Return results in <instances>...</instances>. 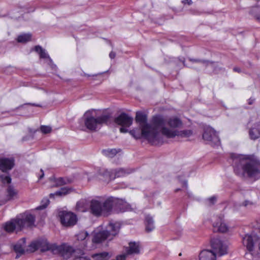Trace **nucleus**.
<instances>
[{"label": "nucleus", "mask_w": 260, "mask_h": 260, "mask_svg": "<svg viewBox=\"0 0 260 260\" xmlns=\"http://www.w3.org/2000/svg\"><path fill=\"white\" fill-rule=\"evenodd\" d=\"M203 138L204 140L214 145H218L220 144V140L216 132L211 127H207L205 128L203 134Z\"/></svg>", "instance_id": "obj_12"}, {"label": "nucleus", "mask_w": 260, "mask_h": 260, "mask_svg": "<svg viewBox=\"0 0 260 260\" xmlns=\"http://www.w3.org/2000/svg\"><path fill=\"white\" fill-rule=\"evenodd\" d=\"M7 198L8 200L16 198L18 191L12 186H9L7 189Z\"/></svg>", "instance_id": "obj_28"}, {"label": "nucleus", "mask_w": 260, "mask_h": 260, "mask_svg": "<svg viewBox=\"0 0 260 260\" xmlns=\"http://www.w3.org/2000/svg\"><path fill=\"white\" fill-rule=\"evenodd\" d=\"M116 56V54L115 52H111L109 54V57L111 58V59H113L115 58Z\"/></svg>", "instance_id": "obj_43"}, {"label": "nucleus", "mask_w": 260, "mask_h": 260, "mask_svg": "<svg viewBox=\"0 0 260 260\" xmlns=\"http://www.w3.org/2000/svg\"><path fill=\"white\" fill-rule=\"evenodd\" d=\"M100 179L104 181H109L115 179L113 172L109 171L105 169H100L99 171Z\"/></svg>", "instance_id": "obj_20"}, {"label": "nucleus", "mask_w": 260, "mask_h": 260, "mask_svg": "<svg viewBox=\"0 0 260 260\" xmlns=\"http://www.w3.org/2000/svg\"><path fill=\"white\" fill-rule=\"evenodd\" d=\"M93 260H106L109 258V253L104 252L94 254L92 256Z\"/></svg>", "instance_id": "obj_33"}, {"label": "nucleus", "mask_w": 260, "mask_h": 260, "mask_svg": "<svg viewBox=\"0 0 260 260\" xmlns=\"http://www.w3.org/2000/svg\"><path fill=\"white\" fill-rule=\"evenodd\" d=\"M25 247V239H20L17 243H16L14 246V249L15 251L21 255L24 253V248ZM19 257L18 254L17 255L16 258H17Z\"/></svg>", "instance_id": "obj_25"}, {"label": "nucleus", "mask_w": 260, "mask_h": 260, "mask_svg": "<svg viewBox=\"0 0 260 260\" xmlns=\"http://www.w3.org/2000/svg\"><path fill=\"white\" fill-rule=\"evenodd\" d=\"M256 18L260 21V16H257Z\"/></svg>", "instance_id": "obj_48"}, {"label": "nucleus", "mask_w": 260, "mask_h": 260, "mask_svg": "<svg viewBox=\"0 0 260 260\" xmlns=\"http://www.w3.org/2000/svg\"><path fill=\"white\" fill-rule=\"evenodd\" d=\"M46 204L45 205H41V206L37 207V209H42L45 208L47 206V205H48L49 201L48 200H46Z\"/></svg>", "instance_id": "obj_42"}, {"label": "nucleus", "mask_w": 260, "mask_h": 260, "mask_svg": "<svg viewBox=\"0 0 260 260\" xmlns=\"http://www.w3.org/2000/svg\"><path fill=\"white\" fill-rule=\"evenodd\" d=\"M1 178L4 183H10L11 181V178L8 175H2L1 176Z\"/></svg>", "instance_id": "obj_39"}, {"label": "nucleus", "mask_w": 260, "mask_h": 260, "mask_svg": "<svg viewBox=\"0 0 260 260\" xmlns=\"http://www.w3.org/2000/svg\"><path fill=\"white\" fill-rule=\"evenodd\" d=\"M115 201L113 198H109L104 201L93 200L90 202V211L95 216H108L112 211Z\"/></svg>", "instance_id": "obj_5"}, {"label": "nucleus", "mask_w": 260, "mask_h": 260, "mask_svg": "<svg viewBox=\"0 0 260 260\" xmlns=\"http://www.w3.org/2000/svg\"><path fill=\"white\" fill-rule=\"evenodd\" d=\"M212 251L216 256H220L227 253L228 246L218 238H213L211 241Z\"/></svg>", "instance_id": "obj_9"}, {"label": "nucleus", "mask_w": 260, "mask_h": 260, "mask_svg": "<svg viewBox=\"0 0 260 260\" xmlns=\"http://www.w3.org/2000/svg\"><path fill=\"white\" fill-rule=\"evenodd\" d=\"M213 226L214 230L225 233L228 231V227L223 220V216H215L213 219Z\"/></svg>", "instance_id": "obj_16"}, {"label": "nucleus", "mask_w": 260, "mask_h": 260, "mask_svg": "<svg viewBox=\"0 0 260 260\" xmlns=\"http://www.w3.org/2000/svg\"><path fill=\"white\" fill-rule=\"evenodd\" d=\"M71 191V189L67 187L61 188L60 190L56 191L54 193H50V197L54 198L55 196H63L69 193Z\"/></svg>", "instance_id": "obj_31"}, {"label": "nucleus", "mask_w": 260, "mask_h": 260, "mask_svg": "<svg viewBox=\"0 0 260 260\" xmlns=\"http://www.w3.org/2000/svg\"><path fill=\"white\" fill-rule=\"evenodd\" d=\"M76 209L79 212H85L87 210L86 202L84 200H81L78 202L76 204Z\"/></svg>", "instance_id": "obj_35"}, {"label": "nucleus", "mask_w": 260, "mask_h": 260, "mask_svg": "<svg viewBox=\"0 0 260 260\" xmlns=\"http://www.w3.org/2000/svg\"><path fill=\"white\" fill-rule=\"evenodd\" d=\"M145 225L146 230L148 232L152 231L154 228L153 220L149 215H147L145 217Z\"/></svg>", "instance_id": "obj_29"}, {"label": "nucleus", "mask_w": 260, "mask_h": 260, "mask_svg": "<svg viewBox=\"0 0 260 260\" xmlns=\"http://www.w3.org/2000/svg\"><path fill=\"white\" fill-rule=\"evenodd\" d=\"M49 249V245L46 241H37L31 243L29 245V250L34 252L38 249L42 251L47 250Z\"/></svg>", "instance_id": "obj_17"}, {"label": "nucleus", "mask_w": 260, "mask_h": 260, "mask_svg": "<svg viewBox=\"0 0 260 260\" xmlns=\"http://www.w3.org/2000/svg\"><path fill=\"white\" fill-rule=\"evenodd\" d=\"M59 216L61 224L66 226H73L77 221L76 215L71 212L60 211Z\"/></svg>", "instance_id": "obj_11"}, {"label": "nucleus", "mask_w": 260, "mask_h": 260, "mask_svg": "<svg viewBox=\"0 0 260 260\" xmlns=\"http://www.w3.org/2000/svg\"><path fill=\"white\" fill-rule=\"evenodd\" d=\"M134 170L130 168H119L114 170V177H124L127 175H128L133 172Z\"/></svg>", "instance_id": "obj_26"}, {"label": "nucleus", "mask_w": 260, "mask_h": 260, "mask_svg": "<svg viewBox=\"0 0 260 260\" xmlns=\"http://www.w3.org/2000/svg\"><path fill=\"white\" fill-rule=\"evenodd\" d=\"M234 70L235 71L240 72V69H238V68H235L234 69Z\"/></svg>", "instance_id": "obj_46"}, {"label": "nucleus", "mask_w": 260, "mask_h": 260, "mask_svg": "<svg viewBox=\"0 0 260 260\" xmlns=\"http://www.w3.org/2000/svg\"><path fill=\"white\" fill-rule=\"evenodd\" d=\"M49 249V245L46 241H37L31 243L29 245V250L34 252L38 249L42 251L47 250Z\"/></svg>", "instance_id": "obj_18"}, {"label": "nucleus", "mask_w": 260, "mask_h": 260, "mask_svg": "<svg viewBox=\"0 0 260 260\" xmlns=\"http://www.w3.org/2000/svg\"><path fill=\"white\" fill-rule=\"evenodd\" d=\"M253 205V203L252 202L249 201H245L243 203L242 205L245 207H247L249 206H251Z\"/></svg>", "instance_id": "obj_41"}, {"label": "nucleus", "mask_w": 260, "mask_h": 260, "mask_svg": "<svg viewBox=\"0 0 260 260\" xmlns=\"http://www.w3.org/2000/svg\"><path fill=\"white\" fill-rule=\"evenodd\" d=\"M120 151V149L117 150L116 149H107L104 150L103 153L104 154L109 157L112 158Z\"/></svg>", "instance_id": "obj_32"}, {"label": "nucleus", "mask_w": 260, "mask_h": 260, "mask_svg": "<svg viewBox=\"0 0 260 260\" xmlns=\"http://www.w3.org/2000/svg\"><path fill=\"white\" fill-rule=\"evenodd\" d=\"M44 176V173H42V175L40 177V179H41Z\"/></svg>", "instance_id": "obj_49"}, {"label": "nucleus", "mask_w": 260, "mask_h": 260, "mask_svg": "<svg viewBox=\"0 0 260 260\" xmlns=\"http://www.w3.org/2000/svg\"><path fill=\"white\" fill-rule=\"evenodd\" d=\"M50 181L52 183V185H51V187H58L71 182V181L69 179L61 177L57 178L55 177L51 178L50 179Z\"/></svg>", "instance_id": "obj_24"}, {"label": "nucleus", "mask_w": 260, "mask_h": 260, "mask_svg": "<svg viewBox=\"0 0 260 260\" xmlns=\"http://www.w3.org/2000/svg\"><path fill=\"white\" fill-rule=\"evenodd\" d=\"M183 2L185 4H187L188 5H190L192 3L191 0H183Z\"/></svg>", "instance_id": "obj_45"}, {"label": "nucleus", "mask_w": 260, "mask_h": 260, "mask_svg": "<svg viewBox=\"0 0 260 260\" xmlns=\"http://www.w3.org/2000/svg\"><path fill=\"white\" fill-rule=\"evenodd\" d=\"M31 35L29 34H24L19 35L17 38V41L19 43H25L29 41L31 39Z\"/></svg>", "instance_id": "obj_34"}, {"label": "nucleus", "mask_w": 260, "mask_h": 260, "mask_svg": "<svg viewBox=\"0 0 260 260\" xmlns=\"http://www.w3.org/2000/svg\"><path fill=\"white\" fill-rule=\"evenodd\" d=\"M35 51L38 53L41 58H48L49 64L52 69H56V67L55 64H53L51 59L50 58L48 54L46 52L45 50L40 46H36L35 48Z\"/></svg>", "instance_id": "obj_21"}, {"label": "nucleus", "mask_w": 260, "mask_h": 260, "mask_svg": "<svg viewBox=\"0 0 260 260\" xmlns=\"http://www.w3.org/2000/svg\"><path fill=\"white\" fill-rule=\"evenodd\" d=\"M114 200L115 201L114 205L117 204L119 206L118 207L121 211L125 212L130 211L131 210L130 205L126 203V202H123L122 201H117L116 199H114Z\"/></svg>", "instance_id": "obj_27"}, {"label": "nucleus", "mask_w": 260, "mask_h": 260, "mask_svg": "<svg viewBox=\"0 0 260 260\" xmlns=\"http://www.w3.org/2000/svg\"><path fill=\"white\" fill-rule=\"evenodd\" d=\"M136 120L139 123L140 129H134L129 131V134L135 138L138 139L144 138L153 145H156L162 142V137L156 129L153 123H147V116L141 112H137Z\"/></svg>", "instance_id": "obj_2"}, {"label": "nucleus", "mask_w": 260, "mask_h": 260, "mask_svg": "<svg viewBox=\"0 0 260 260\" xmlns=\"http://www.w3.org/2000/svg\"><path fill=\"white\" fill-rule=\"evenodd\" d=\"M258 239V236L254 232L250 234H246L243 238V244L249 251L253 249L254 243Z\"/></svg>", "instance_id": "obj_15"}, {"label": "nucleus", "mask_w": 260, "mask_h": 260, "mask_svg": "<svg viewBox=\"0 0 260 260\" xmlns=\"http://www.w3.org/2000/svg\"><path fill=\"white\" fill-rule=\"evenodd\" d=\"M40 130L42 133L46 134L50 133L52 131V128L49 126L42 125L40 127Z\"/></svg>", "instance_id": "obj_38"}, {"label": "nucleus", "mask_w": 260, "mask_h": 260, "mask_svg": "<svg viewBox=\"0 0 260 260\" xmlns=\"http://www.w3.org/2000/svg\"><path fill=\"white\" fill-rule=\"evenodd\" d=\"M183 185L186 186L187 185V182L186 181H184L183 182Z\"/></svg>", "instance_id": "obj_47"}, {"label": "nucleus", "mask_w": 260, "mask_h": 260, "mask_svg": "<svg viewBox=\"0 0 260 260\" xmlns=\"http://www.w3.org/2000/svg\"><path fill=\"white\" fill-rule=\"evenodd\" d=\"M257 254L260 256V242L258 244L257 249L256 250Z\"/></svg>", "instance_id": "obj_44"}, {"label": "nucleus", "mask_w": 260, "mask_h": 260, "mask_svg": "<svg viewBox=\"0 0 260 260\" xmlns=\"http://www.w3.org/2000/svg\"><path fill=\"white\" fill-rule=\"evenodd\" d=\"M125 252L117 257V260H125L128 255L138 254L140 252V245L139 243L131 242L128 246L125 248Z\"/></svg>", "instance_id": "obj_13"}, {"label": "nucleus", "mask_w": 260, "mask_h": 260, "mask_svg": "<svg viewBox=\"0 0 260 260\" xmlns=\"http://www.w3.org/2000/svg\"><path fill=\"white\" fill-rule=\"evenodd\" d=\"M153 123L156 127V129L160 135L165 136L164 129L177 130L176 128L180 127L182 125L181 120L176 116H173L168 118H165L160 115L153 117ZM161 136V135H160Z\"/></svg>", "instance_id": "obj_4"}, {"label": "nucleus", "mask_w": 260, "mask_h": 260, "mask_svg": "<svg viewBox=\"0 0 260 260\" xmlns=\"http://www.w3.org/2000/svg\"><path fill=\"white\" fill-rule=\"evenodd\" d=\"M35 217L33 215L29 213H24L6 222L4 229L9 233L14 231L18 232L24 229L32 227L35 224Z\"/></svg>", "instance_id": "obj_3"}, {"label": "nucleus", "mask_w": 260, "mask_h": 260, "mask_svg": "<svg viewBox=\"0 0 260 260\" xmlns=\"http://www.w3.org/2000/svg\"><path fill=\"white\" fill-rule=\"evenodd\" d=\"M234 170L236 175L254 180L260 178V162L249 156L232 154Z\"/></svg>", "instance_id": "obj_1"}, {"label": "nucleus", "mask_w": 260, "mask_h": 260, "mask_svg": "<svg viewBox=\"0 0 260 260\" xmlns=\"http://www.w3.org/2000/svg\"><path fill=\"white\" fill-rule=\"evenodd\" d=\"M216 256L210 250H204L200 254L199 260H216Z\"/></svg>", "instance_id": "obj_23"}, {"label": "nucleus", "mask_w": 260, "mask_h": 260, "mask_svg": "<svg viewBox=\"0 0 260 260\" xmlns=\"http://www.w3.org/2000/svg\"><path fill=\"white\" fill-rule=\"evenodd\" d=\"M164 133L165 137L168 138H173L176 136H179L182 138H188L192 135V132L190 130H167L164 129Z\"/></svg>", "instance_id": "obj_14"}, {"label": "nucleus", "mask_w": 260, "mask_h": 260, "mask_svg": "<svg viewBox=\"0 0 260 260\" xmlns=\"http://www.w3.org/2000/svg\"><path fill=\"white\" fill-rule=\"evenodd\" d=\"M77 240L78 241H83L84 246H86L85 244L87 241V238L88 236V234L86 231H81L76 235Z\"/></svg>", "instance_id": "obj_30"}, {"label": "nucleus", "mask_w": 260, "mask_h": 260, "mask_svg": "<svg viewBox=\"0 0 260 260\" xmlns=\"http://www.w3.org/2000/svg\"><path fill=\"white\" fill-rule=\"evenodd\" d=\"M83 255H84V252L83 251H82V254H80L79 253H77L76 256L74 255V260H90V259L88 257H87L86 256H84Z\"/></svg>", "instance_id": "obj_37"}, {"label": "nucleus", "mask_w": 260, "mask_h": 260, "mask_svg": "<svg viewBox=\"0 0 260 260\" xmlns=\"http://www.w3.org/2000/svg\"><path fill=\"white\" fill-rule=\"evenodd\" d=\"M209 204L211 205L213 204L216 201V198L215 197H212L208 199Z\"/></svg>", "instance_id": "obj_40"}, {"label": "nucleus", "mask_w": 260, "mask_h": 260, "mask_svg": "<svg viewBox=\"0 0 260 260\" xmlns=\"http://www.w3.org/2000/svg\"><path fill=\"white\" fill-rule=\"evenodd\" d=\"M249 136L251 139L255 140L260 137V122L255 123L250 129Z\"/></svg>", "instance_id": "obj_22"}, {"label": "nucleus", "mask_w": 260, "mask_h": 260, "mask_svg": "<svg viewBox=\"0 0 260 260\" xmlns=\"http://www.w3.org/2000/svg\"><path fill=\"white\" fill-rule=\"evenodd\" d=\"M53 250L54 252L58 253L64 259H68L71 256H76V253L82 254V250L75 249L72 246L63 243L60 245H54Z\"/></svg>", "instance_id": "obj_8"}, {"label": "nucleus", "mask_w": 260, "mask_h": 260, "mask_svg": "<svg viewBox=\"0 0 260 260\" xmlns=\"http://www.w3.org/2000/svg\"><path fill=\"white\" fill-rule=\"evenodd\" d=\"M14 165V159L13 158H0V170L6 172L12 169Z\"/></svg>", "instance_id": "obj_19"}, {"label": "nucleus", "mask_w": 260, "mask_h": 260, "mask_svg": "<svg viewBox=\"0 0 260 260\" xmlns=\"http://www.w3.org/2000/svg\"><path fill=\"white\" fill-rule=\"evenodd\" d=\"M93 111L86 112L84 115V124L86 128L91 131H95L104 123L107 122L110 118V115L103 114L95 117L93 115Z\"/></svg>", "instance_id": "obj_6"}, {"label": "nucleus", "mask_w": 260, "mask_h": 260, "mask_svg": "<svg viewBox=\"0 0 260 260\" xmlns=\"http://www.w3.org/2000/svg\"><path fill=\"white\" fill-rule=\"evenodd\" d=\"M179 190V189H176V191H178Z\"/></svg>", "instance_id": "obj_50"}, {"label": "nucleus", "mask_w": 260, "mask_h": 260, "mask_svg": "<svg viewBox=\"0 0 260 260\" xmlns=\"http://www.w3.org/2000/svg\"><path fill=\"white\" fill-rule=\"evenodd\" d=\"M189 61H190L192 63H198L201 64L203 65V66H205V67H207V66L213 67L214 66V63H213V62H210L209 61H206V60H200V59L190 58Z\"/></svg>", "instance_id": "obj_36"}, {"label": "nucleus", "mask_w": 260, "mask_h": 260, "mask_svg": "<svg viewBox=\"0 0 260 260\" xmlns=\"http://www.w3.org/2000/svg\"><path fill=\"white\" fill-rule=\"evenodd\" d=\"M120 225L118 222H110L106 227V230L95 234L92 242L100 243L106 239L111 240L119 232Z\"/></svg>", "instance_id": "obj_7"}, {"label": "nucleus", "mask_w": 260, "mask_h": 260, "mask_svg": "<svg viewBox=\"0 0 260 260\" xmlns=\"http://www.w3.org/2000/svg\"><path fill=\"white\" fill-rule=\"evenodd\" d=\"M133 121V118L125 113H122L114 120L115 123L121 126L120 132L122 133L128 132L126 128L129 127L132 124Z\"/></svg>", "instance_id": "obj_10"}]
</instances>
